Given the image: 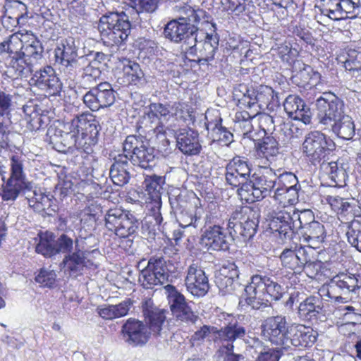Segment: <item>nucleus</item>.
Here are the masks:
<instances>
[{
    "mask_svg": "<svg viewBox=\"0 0 361 361\" xmlns=\"http://www.w3.org/2000/svg\"><path fill=\"white\" fill-rule=\"evenodd\" d=\"M96 62H89L82 68L81 75V84L83 87L94 85L102 76V67L96 66Z\"/></svg>",
    "mask_w": 361,
    "mask_h": 361,
    "instance_id": "48",
    "label": "nucleus"
},
{
    "mask_svg": "<svg viewBox=\"0 0 361 361\" xmlns=\"http://www.w3.org/2000/svg\"><path fill=\"white\" fill-rule=\"evenodd\" d=\"M317 334L310 327L293 324L282 348L288 350L293 346L299 349L312 347L317 341Z\"/></svg>",
    "mask_w": 361,
    "mask_h": 361,
    "instance_id": "17",
    "label": "nucleus"
},
{
    "mask_svg": "<svg viewBox=\"0 0 361 361\" xmlns=\"http://www.w3.org/2000/svg\"><path fill=\"white\" fill-rule=\"evenodd\" d=\"M27 7L25 4L20 1L10 0L6 1L4 5V20H15L20 23L21 18H24L26 15Z\"/></svg>",
    "mask_w": 361,
    "mask_h": 361,
    "instance_id": "40",
    "label": "nucleus"
},
{
    "mask_svg": "<svg viewBox=\"0 0 361 361\" xmlns=\"http://www.w3.org/2000/svg\"><path fill=\"white\" fill-rule=\"evenodd\" d=\"M225 170L226 183L233 188H237L238 195L245 198L247 190H244L243 188L245 184H248V181H245L242 178H240V176L237 175L228 166H226Z\"/></svg>",
    "mask_w": 361,
    "mask_h": 361,
    "instance_id": "53",
    "label": "nucleus"
},
{
    "mask_svg": "<svg viewBox=\"0 0 361 361\" xmlns=\"http://www.w3.org/2000/svg\"><path fill=\"white\" fill-rule=\"evenodd\" d=\"M171 275L167 261L163 256H152L147 265L140 271L138 281L145 289H153L171 281Z\"/></svg>",
    "mask_w": 361,
    "mask_h": 361,
    "instance_id": "7",
    "label": "nucleus"
},
{
    "mask_svg": "<svg viewBox=\"0 0 361 361\" xmlns=\"http://www.w3.org/2000/svg\"><path fill=\"white\" fill-rule=\"evenodd\" d=\"M274 90L267 85H259L256 87V94L255 96V104H258L259 109L268 106L269 103L274 99Z\"/></svg>",
    "mask_w": 361,
    "mask_h": 361,
    "instance_id": "56",
    "label": "nucleus"
},
{
    "mask_svg": "<svg viewBox=\"0 0 361 361\" xmlns=\"http://www.w3.org/2000/svg\"><path fill=\"white\" fill-rule=\"evenodd\" d=\"M176 146L185 155L195 156L200 154L202 147L199 133L192 129H180L176 133Z\"/></svg>",
    "mask_w": 361,
    "mask_h": 361,
    "instance_id": "24",
    "label": "nucleus"
},
{
    "mask_svg": "<svg viewBox=\"0 0 361 361\" xmlns=\"http://www.w3.org/2000/svg\"><path fill=\"white\" fill-rule=\"evenodd\" d=\"M55 71L51 66H47L43 69L35 72L32 80L35 81L36 85L41 90L44 89L49 78L54 73Z\"/></svg>",
    "mask_w": 361,
    "mask_h": 361,
    "instance_id": "63",
    "label": "nucleus"
},
{
    "mask_svg": "<svg viewBox=\"0 0 361 361\" xmlns=\"http://www.w3.org/2000/svg\"><path fill=\"white\" fill-rule=\"evenodd\" d=\"M39 241L35 251L47 258H51L59 254L66 255L78 247V240H75L66 233L55 235L51 232H40Z\"/></svg>",
    "mask_w": 361,
    "mask_h": 361,
    "instance_id": "6",
    "label": "nucleus"
},
{
    "mask_svg": "<svg viewBox=\"0 0 361 361\" xmlns=\"http://www.w3.org/2000/svg\"><path fill=\"white\" fill-rule=\"evenodd\" d=\"M192 199H195V194L186 190L175 188L169 195V200L174 212L188 209Z\"/></svg>",
    "mask_w": 361,
    "mask_h": 361,
    "instance_id": "35",
    "label": "nucleus"
},
{
    "mask_svg": "<svg viewBox=\"0 0 361 361\" xmlns=\"http://www.w3.org/2000/svg\"><path fill=\"white\" fill-rule=\"evenodd\" d=\"M360 288V275L340 272L328 283L326 295L335 302L344 303L350 293H355Z\"/></svg>",
    "mask_w": 361,
    "mask_h": 361,
    "instance_id": "9",
    "label": "nucleus"
},
{
    "mask_svg": "<svg viewBox=\"0 0 361 361\" xmlns=\"http://www.w3.org/2000/svg\"><path fill=\"white\" fill-rule=\"evenodd\" d=\"M237 175L240 176L245 181L251 178V164L244 157H235L227 164Z\"/></svg>",
    "mask_w": 361,
    "mask_h": 361,
    "instance_id": "46",
    "label": "nucleus"
},
{
    "mask_svg": "<svg viewBox=\"0 0 361 361\" xmlns=\"http://www.w3.org/2000/svg\"><path fill=\"white\" fill-rule=\"evenodd\" d=\"M88 90L82 95V102L92 111L112 106L116 101V92L109 82H100L93 87H83Z\"/></svg>",
    "mask_w": 361,
    "mask_h": 361,
    "instance_id": "12",
    "label": "nucleus"
},
{
    "mask_svg": "<svg viewBox=\"0 0 361 361\" xmlns=\"http://www.w3.org/2000/svg\"><path fill=\"white\" fill-rule=\"evenodd\" d=\"M11 175L3 189L1 197L4 201H14L20 192L27 188L25 173L23 170V159L21 156L13 155L11 158Z\"/></svg>",
    "mask_w": 361,
    "mask_h": 361,
    "instance_id": "13",
    "label": "nucleus"
},
{
    "mask_svg": "<svg viewBox=\"0 0 361 361\" xmlns=\"http://www.w3.org/2000/svg\"><path fill=\"white\" fill-rule=\"evenodd\" d=\"M126 211L117 207L108 209L104 215L105 228L117 235Z\"/></svg>",
    "mask_w": 361,
    "mask_h": 361,
    "instance_id": "39",
    "label": "nucleus"
},
{
    "mask_svg": "<svg viewBox=\"0 0 361 361\" xmlns=\"http://www.w3.org/2000/svg\"><path fill=\"white\" fill-rule=\"evenodd\" d=\"M56 274L54 271L41 269L35 276V281L42 286L51 287L56 281Z\"/></svg>",
    "mask_w": 361,
    "mask_h": 361,
    "instance_id": "64",
    "label": "nucleus"
},
{
    "mask_svg": "<svg viewBox=\"0 0 361 361\" xmlns=\"http://www.w3.org/2000/svg\"><path fill=\"white\" fill-rule=\"evenodd\" d=\"M142 313L148 326L142 322L130 318L122 326L123 339L129 345L137 346L145 344L150 334H159L166 317V310L159 309L149 300L142 305Z\"/></svg>",
    "mask_w": 361,
    "mask_h": 361,
    "instance_id": "2",
    "label": "nucleus"
},
{
    "mask_svg": "<svg viewBox=\"0 0 361 361\" xmlns=\"http://www.w3.org/2000/svg\"><path fill=\"white\" fill-rule=\"evenodd\" d=\"M205 128L208 131V136L211 139L210 145L217 142L219 145L229 146L233 141V135L230 130L223 126V119L220 113L216 112L213 118L209 120L207 114L205 115Z\"/></svg>",
    "mask_w": 361,
    "mask_h": 361,
    "instance_id": "20",
    "label": "nucleus"
},
{
    "mask_svg": "<svg viewBox=\"0 0 361 361\" xmlns=\"http://www.w3.org/2000/svg\"><path fill=\"white\" fill-rule=\"evenodd\" d=\"M290 324L286 317L276 315L267 317L261 325L263 336L272 344L282 348L289 332Z\"/></svg>",
    "mask_w": 361,
    "mask_h": 361,
    "instance_id": "15",
    "label": "nucleus"
},
{
    "mask_svg": "<svg viewBox=\"0 0 361 361\" xmlns=\"http://www.w3.org/2000/svg\"><path fill=\"white\" fill-rule=\"evenodd\" d=\"M242 271V262H227L224 264L221 269V275L232 280L238 279Z\"/></svg>",
    "mask_w": 361,
    "mask_h": 361,
    "instance_id": "61",
    "label": "nucleus"
},
{
    "mask_svg": "<svg viewBox=\"0 0 361 361\" xmlns=\"http://www.w3.org/2000/svg\"><path fill=\"white\" fill-rule=\"evenodd\" d=\"M176 213L178 214L177 221L183 228L189 226L197 228L205 222V217L204 219H202L203 211L201 208L196 209L195 211L185 209Z\"/></svg>",
    "mask_w": 361,
    "mask_h": 361,
    "instance_id": "36",
    "label": "nucleus"
},
{
    "mask_svg": "<svg viewBox=\"0 0 361 361\" xmlns=\"http://www.w3.org/2000/svg\"><path fill=\"white\" fill-rule=\"evenodd\" d=\"M23 42L19 38L17 33L11 35L7 40L0 43V49L1 52H6L9 54L11 59L12 56H18L22 53L23 49Z\"/></svg>",
    "mask_w": 361,
    "mask_h": 361,
    "instance_id": "50",
    "label": "nucleus"
},
{
    "mask_svg": "<svg viewBox=\"0 0 361 361\" xmlns=\"http://www.w3.org/2000/svg\"><path fill=\"white\" fill-rule=\"evenodd\" d=\"M173 114L170 111L169 104L161 102H151L145 107L142 120L137 126V131L147 128L150 124L148 131H153L156 138L160 140L164 147L169 145V140L166 136V131L168 129L166 124L172 118Z\"/></svg>",
    "mask_w": 361,
    "mask_h": 361,
    "instance_id": "3",
    "label": "nucleus"
},
{
    "mask_svg": "<svg viewBox=\"0 0 361 361\" xmlns=\"http://www.w3.org/2000/svg\"><path fill=\"white\" fill-rule=\"evenodd\" d=\"M302 233L305 240L311 243L312 247H319L326 237L324 225L317 221L308 227H305V230L302 231Z\"/></svg>",
    "mask_w": 361,
    "mask_h": 361,
    "instance_id": "38",
    "label": "nucleus"
},
{
    "mask_svg": "<svg viewBox=\"0 0 361 361\" xmlns=\"http://www.w3.org/2000/svg\"><path fill=\"white\" fill-rule=\"evenodd\" d=\"M250 332V326L238 320L231 321L225 326L218 328L217 336L214 337V343H220V347L235 348L237 341H245Z\"/></svg>",
    "mask_w": 361,
    "mask_h": 361,
    "instance_id": "16",
    "label": "nucleus"
},
{
    "mask_svg": "<svg viewBox=\"0 0 361 361\" xmlns=\"http://www.w3.org/2000/svg\"><path fill=\"white\" fill-rule=\"evenodd\" d=\"M324 130L331 132L343 140L352 139L355 133L354 121L346 113L332 122L331 125L325 128Z\"/></svg>",
    "mask_w": 361,
    "mask_h": 361,
    "instance_id": "30",
    "label": "nucleus"
},
{
    "mask_svg": "<svg viewBox=\"0 0 361 361\" xmlns=\"http://www.w3.org/2000/svg\"><path fill=\"white\" fill-rule=\"evenodd\" d=\"M292 80L298 86L310 85L314 86L317 85L321 80V75L319 72L314 71L313 68L300 61L294 63Z\"/></svg>",
    "mask_w": 361,
    "mask_h": 361,
    "instance_id": "29",
    "label": "nucleus"
},
{
    "mask_svg": "<svg viewBox=\"0 0 361 361\" xmlns=\"http://www.w3.org/2000/svg\"><path fill=\"white\" fill-rule=\"evenodd\" d=\"M123 153L114 158L109 176L114 185L122 187L128 184L132 176L133 166L151 169L156 164L154 149L146 145V138L141 134L129 135L123 142Z\"/></svg>",
    "mask_w": 361,
    "mask_h": 361,
    "instance_id": "1",
    "label": "nucleus"
},
{
    "mask_svg": "<svg viewBox=\"0 0 361 361\" xmlns=\"http://www.w3.org/2000/svg\"><path fill=\"white\" fill-rule=\"evenodd\" d=\"M164 35L166 38L175 43L182 40L192 44V39L197 42V27L194 24H166Z\"/></svg>",
    "mask_w": 361,
    "mask_h": 361,
    "instance_id": "26",
    "label": "nucleus"
},
{
    "mask_svg": "<svg viewBox=\"0 0 361 361\" xmlns=\"http://www.w3.org/2000/svg\"><path fill=\"white\" fill-rule=\"evenodd\" d=\"M237 219L236 216L233 217V220H229L226 228L228 237L230 238L231 242H233L235 239H241L243 240L244 230L241 223V220L239 221H235Z\"/></svg>",
    "mask_w": 361,
    "mask_h": 361,
    "instance_id": "62",
    "label": "nucleus"
},
{
    "mask_svg": "<svg viewBox=\"0 0 361 361\" xmlns=\"http://www.w3.org/2000/svg\"><path fill=\"white\" fill-rule=\"evenodd\" d=\"M283 107L289 118L301 121L305 125L311 123L312 118L311 108L299 96L288 95L283 102Z\"/></svg>",
    "mask_w": 361,
    "mask_h": 361,
    "instance_id": "22",
    "label": "nucleus"
},
{
    "mask_svg": "<svg viewBox=\"0 0 361 361\" xmlns=\"http://www.w3.org/2000/svg\"><path fill=\"white\" fill-rule=\"evenodd\" d=\"M329 202L332 209L339 216V218H345L346 219L348 215L350 214L353 202H349L338 196L329 197Z\"/></svg>",
    "mask_w": 361,
    "mask_h": 361,
    "instance_id": "54",
    "label": "nucleus"
},
{
    "mask_svg": "<svg viewBox=\"0 0 361 361\" xmlns=\"http://www.w3.org/2000/svg\"><path fill=\"white\" fill-rule=\"evenodd\" d=\"M27 193L26 199L29 207L38 213L44 211L47 207L52 206V204L56 201L54 194L43 191L40 188L32 191L28 190Z\"/></svg>",
    "mask_w": 361,
    "mask_h": 361,
    "instance_id": "31",
    "label": "nucleus"
},
{
    "mask_svg": "<svg viewBox=\"0 0 361 361\" xmlns=\"http://www.w3.org/2000/svg\"><path fill=\"white\" fill-rule=\"evenodd\" d=\"M321 164L323 166L329 178L336 185L342 186L345 184V181L348 179V174L345 169L342 166H338V163L336 161L327 163L323 161Z\"/></svg>",
    "mask_w": 361,
    "mask_h": 361,
    "instance_id": "42",
    "label": "nucleus"
},
{
    "mask_svg": "<svg viewBox=\"0 0 361 361\" xmlns=\"http://www.w3.org/2000/svg\"><path fill=\"white\" fill-rule=\"evenodd\" d=\"M165 288L169 292V303L173 319L180 327H189L197 324L201 319L187 302L185 296L176 288L167 284Z\"/></svg>",
    "mask_w": 361,
    "mask_h": 361,
    "instance_id": "8",
    "label": "nucleus"
},
{
    "mask_svg": "<svg viewBox=\"0 0 361 361\" xmlns=\"http://www.w3.org/2000/svg\"><path fill=\"white\" fill-rule=\"evenodd\" d=\"M304 156L314 166L321 164L336 149L334 141L319 130L308 133L302 145Z\"/></svg>",
    "mask_w": 361,
    "mask_h": 361,
    "instance_id": "4",
    "label": "nucleus"
},
{
    "mask_svg": "<svg viewBox=\"0 0 361 361\" xmlns=\"http://www.w3.org/2000/svg\"><path fill=\"white\" fill-rule=\"evenodd\" d=\"M251 286V281L245 288L246 298L245 301L246 304L250 306L252 310H260L267 307V302H264V296L262 294H258L255 291L249 290Z\"/></svg>",
    "mask_w": 361,
    "mask_h": 361,
    "instance_id": "57",
    "label": "nucleus"
},
{
    "mask_svg": "<svg viewBox=\"0 0 361 361\" xmlns=\"http://www.w3.org/2000/svg\"><path fill=\"white\" fill-rule=\"evenodd\" d=\"M208 214L205 216V222L201 228L200 244L212 251H228L231 242L226 228L219 224H212L208 219Z\"/></svg>",
    "mask_w": 361,
    "mask_h": 361,
    "instance_id": "11",
    "label": "nucleus"
},
{
    "mask_svg": "<svg viewBox=\"0 0 361 361\" xmlns=\"http://www.w3.org/2000/svg\"><path fill=\"white\" fill-rule=\"evenodd\" d=\"M291 209L296 233H298L299 231H301V232L305 231V227H308L315 221L314 215L310 209Z\"/></svg>",
    "mask_w": 361,
    "mask_h": 361,
    "instance_id": "47",
    "label": "nucleus"
},
{
    "mask_svg": "<svg viewBox=\"0 0 361 361\" xmlns=\"http://www.w3.org/2000/svg\"><path fill=\"white\" fill-rule=\"evenodd\" d=\"M251 291L269 295L271 300L279 301L284 294L283 286L272 278L262 274H255L251 277Z\"/></svg>",
    "mask_w": 361,
    "mask_h": 361,
    "instance_id": "19",
    "label": "nucleus"
},
{
    "mask_svg": "<svg viewBox=\"0 0 361 361\" xmlns=\"http://www.w3.org/2000/svg\"><path fill=\"white\" fill-rule=\"evenodd\" d=\"M317 119L324 130L345 113L344 101L331 92H324L316 100Z\"/></svg>",
    "mask_w": 361,
    "mask_h": 361,
    "instance_id": "10",
    "label": "nucleus"
},
{
    "mask_svg": "<svg viewBox=\"0 0 361 361\" xmlns=\"http://www.w3.org/2000/svg\"><path fill=\"white\" fill-rule=\"evenodd\" d=\"M165 183V178L157 175L147 176L143 182V186L148 192L152 199L160 200L161 190Z\"/></svg>",
    "mask_w": 361,
    "mask_h": 361,
    "instance_id": "44",
    "label": "nucleus"
},
{
    "mask_svg": "<svg viewBox=\"0 0 361 361\" xmlns=\"http://www.w3.org/2000/svg\"><path fill=\"white\" fill-rule=\"evenodd\" d=\"M98 25L99 28L100 25H106L107 37L115 44H121L130 35L132 24H98Z\"/></svg>",
    "mask_w": 361,
    "mask_h": 361,
    "instance_id": "41",
    "label": "nucleus"
},
{
    "mask_svg": "<svg viewBox=\"0 0 361 361\" xmlns=\"http://www.w3.org/2000/svg\"><path fill=\"white\" fill-rule=\"evenodd\" d=\"M214 28L212 32L206 33L202 40L201 36L197 32V42L191 40L192 44H190V53H195L198 58L200 64H204L212 61L214 58L216 51L218 49L219 36L216 33V24H211Z\"/></svg>",
    "mask_w": 361,
    "mask_h": 361,
    "instance_id": "14",
    "label": "nucleus"
},
{
    "mask_svg": "<svg viewBox=\"0 0 361 361\" xmlns=\"http://www.w3.org/2000/svg\"><path fill=\"white\" fill-rule=\"evenodd\" d=\"M185 281L187 290L194 296L203 297L209 290L208 277L197 264L189 266Z\"/></svg>",
    "mask_w": 361,
    "mask_h": 361,
    "instance_id": "18",
    "label": "nucleus"
},
{
    "mask_svg": "<svg viewBox=\"0 0 361 361\" xmlns=\"http://www.w3.org/2000/svg\"><path fill=\"white\" fill-rule=\"evenodd\" d=\"M69 132H65L59 141L56 140V145L54 147L56 151L62 153L73 152L76 149L77 136L79 134L69 126Z\"/></svg>",
    "mask_w": 361,
    "mask_h": 361,
    "instance_id": "43",
    "label": "nucleus"
},
{
    "mask_svg": "<svg viewBox=\"0 0 361 361\" xmlns=\"http://www.w3.org/2000/svg\"><path fill=\"white\" fill-rule=\"evenodd\" d=\"M142 224V220L131 211L127 210L125 218L122 221L121 226L118 231L117 236L127 238L135 235Z\"/></svg>",
    "mask_w": 361,
    "mask_h": 361,
    "instance_id": "37",
    "label": "nucleus"
},
{
    "mask_svg": "<svg viewBox=\"0 0 361 361\" xmlns=\"http://www.w3.org/2000/svg\"><path fill=\"white\" fill-rule=\"evenodd\" d=\"M122 63L123 73L130 84L138 87H142L147 84V80L139 63L128 59H123Z\"/></svg>",
    "mask_w": 361,
    "mask_h": 361,
    "instance_id": "33",
    "label": "nucleus"
},
{
    "mask_svg": "<svg viewBox=\"0 0 361 361\" xmlns=\"http://www.w3.org/2000/svg\"><path fill=\"white\" fill-rule=\"evenodd\" d=\"M78 47L73 37L62 39L55 49L56 63L66 66L67 70L74 71L78 67Z\"/></svg>",
    "mask_w": 361,
    "mask_h": 361,
    "instance_id": "21",
    "label": "nucleus"
},
{
    "mask_svg": "<svg viewBox=\"0 0 361 361\" xmlns=\"http://www.w3.org/2000/svg\"><path fill=\"white\" fill-rule=\"evenodd\" d=\"M43 51L44 48L41 42L32 36L30 40L23 44L22 54L33 63L42 58Z\"/></svg>",
    "mask_w": 361,
    "mask_h": 361,
    "instance_id": "45",
    "label": "nucleus"
},
{
    "mask_svg": "<svg viewBox=\"0 0 361 361\" xmlns=\"http://www.w3.org/2000/svg\"><path fill=\"white\" fill-rule=\"evenodd\" d=\"M278 174L275 170L267 166H261L254 173L248 184L243 189L247 190L245 199L247 202L260 201L269 196L276 185Z\"/></svg>",
    "mask_w": 361,
    "mask_h": 361,
    "instance_id": "5",
    "label": "nucleus"
},
{
    "mask_svg": "<svg viewBox=\"0 0 361 361\" xmlns=\"http://www.w3.org/2000/svg\"><path fill=\"white\" fill-rule=\"evenodd\" d=\"M236 218L241 220L244 230L243 241L252 238L258 229L260 210L249 206L240 207L239 211L235 213Z\"/></svg>",
    "mask_w": 361,
    "mask_h": 361,
    "instance_id": "25",
    "label": "nucleus"
},
{
    "mask_svg": "<svg viewBox=\"0 0 361 361\" xmlns=\"http://www.w3.org/2000/svg\"><path fill=\"white\" fill-rule=\"evenodd\" d=\"M348 57L344 62L345 70L359 73L361 71V51L355 49H349L347 52Z\"/></svg>",
    "mask_w": 361,
    "mask_h": 361,
    "instance_id": "58",
    "label": "nucleus"
},
{
    "mask_svg": "<svg viewBox=\"0 0 361 361\" xmlns=\"http://www.w3.org/2000/svg\"><path fill=\"white\" fill-rule=\"evenodd\" d=\"M95 116L88 111L77 115L68 124L73 129L79 133L80 129H85L91 123L95 121Z\"/></svg>",
    "mask_w": 361,
    "mask_h": 361,
    "instance_id": "59",
    "label": "nucleus"
},
{
    "mask_svg": "<svg viewBox=\"0 0 361 361\" xmlns=\"http://www.w3.org/2000/svg\"><path fill=\"white\" fill-rule=\"evenodd\" d=\"M130 299H126L118 305H104L97 308V312L104 319H114L126 316L132 305Z\"/></svg>",
    "mask_w": 361,
    "mask_h": 361,
    "instance_id": "32",
    "label": "nucleus"
},
{
    "mask_svg": "<svg viewBox=\"0 0 361 361\" xmlns=\"http://www.w3.org/2000/svg\"><path fill=\"white\" fill-rule=\"evenodd\" d=\"M211 16L204 10H195L189 6L174 8L173 17L168 23H180V21L192 23H212Z\"/></svg>",
    "mask_w": 361,
    "mask_h": 361,
    "instance_id": "28",
    "label": "nucleus"
},
{
    "mask_svg": "<svg viewBox=\"0 0 361 361\" xmlns=\"http://www.w3.org/2000/svg\"><path fill=\"white\" fill-rule=\"evenodd\" d=\"M317 247L316 246L312 247L311 243L306 247L305 246H300L298 248L295 250L297 255L300 266H302L303 270L307 274L310 273L312 267H314L318 265L316 262H313L310 257V252L312 249Z\"/></svg>",
    "mask_w": 361,
    "mask_h": 361,
    "instance_id": "51",
    "label": "nucleus"
},
{
    "mask_svg": "<svg viewBox=\"0 0 361 361\" xmlns=\"http://www.w3.org/2000/svg\"><path fill=\"white\" fill-rule=\"evenodd\" d=\"M324 302L321 295L307 297L298 306L300 318L306 321H317L320 315H324Z\"/></svg>",
    "mask_w": 361,
    "mask_h": 361,
    "instance_id": "27",
    "label": "nucleus"
},
{
    "mask_svg": "<svg viewBox=\"0 0 361 361\" xmlns=\"http://www.w3.org/2000/svg\"><path fill=\"white\" fill-rule=\"evenodd\" d=\"M280 259L283 267L292 269L294 272L303 271L302 266L298 259L295 250L284 249L280 255Z\"/></svg>",
    "mask_w": 361,
    "mask_h": 361,
    "instance_id": "55",
    "label": "nucleus"
},
{
    "mask_svg": "<svg viewBox=\"0 0 361 361\" xmlns=\"http://www.w3.org/2000/svg\"><path fill=\"white\" fill-rule=\"evenodd\" d=\"M24 55L18 54V56H12L10 59V66L15 69L18 76H26L28 73L32 72V62L26 59Z\"/></svg>",
    "mask_w": 361,
    "mask_h": 361,
    "instance_id": "52",
    "label": "nucleus"
},
{
    "mask_svg": "<svg viewBox=\"0 0 361 361\" xmlns=\"http://www.w3.org/2000/svg\"><path fill=\"white\" fill-rule=\"evenodd\" d=\"M85 266V257L82 251L78 247L74 252L64 255L61 262L59 264L61 269H67L72 274H78L83 270Z\"/></svg>",
    "mask_w": 361,
    "mask_h": 361,
    "instance_id": "34",
    "label": "nucleus"
},
{
    "mask_svg": "<svg viewBox=\"0 0 361 361\" xmlns=\"http://www.w3.org/2000/svg\"><path fill=\"white\" fill-rule=\"evenodd\" d=\"M291 214V209L289 211H280L269 221V228L274 234H278L281 240L290 239L296 233Z\"/></svg>",
    "mask_w": 361,
    "mask_h": 361,
    "instance_id": "23",
    "label": "nucleus"
},
{
    "mask_svg": "<svg viewBox=\"0 0 361 361\" xmlns=\"http://www.w3.org/2000/svg\"><path fill=\"white\" fill-rule=\"evenodd\" d=\"M302 133V129L291 121L284 122L280 127V133L284 136L283 141L298 138Z\"/></svg>",
    "mask_w": 361,
    "mask_h": 361,
    "instance_id": "60",
    "label": "nucleus"
},
{
    "mask_svg": "<svg viewBox=\"0 0 361 361\" xmlns=\"http://www.w3.org/2000/svg\"><path fill=\"white\" fill-rule=\"evenodd\" d=\"M255 146L257 151L267 158L275 157L279 153L278 141L273 136H264Z\"/></svg>",
    "mask_w": 361,
    "mask_h": 361,
    "instance_id": "49",
    "label": "nucleus"
}]
</instances>
